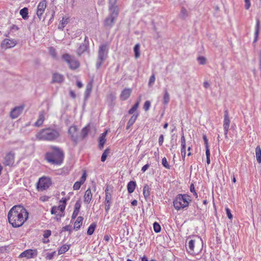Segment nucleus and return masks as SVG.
<instances>
[{
	"mask_svg": "<svg viewBox=\"0 0 261 261\" xmlns=\"http://www.w3.org/2000/svg\"><path fill=\"white\" fill-rule=\"evenodd\" d=\"M29 213L22 205L13 206L9 211L8 219L9 223L14 228L21 226L28 219Z\"/></svg>",
	"mask_w": 261,
	"mask_h": 261,
	"instance_id": "nucleus-1",
	"label": "nucleus"
},
{
	"mask_svg": "<svg viewBox=\"0 0 261 261\" xmlns=\"http://www.w3.org/2000/svg\"><path fill=\"white\" fill-rule=\"evenodd\" d=\"M64 153L60 147L51 145L49 150L45 154L44 159L54 165H61L64 161Z\"/></svg>",
	"mask_w": 261,
	"mask_h": 261,
	"instance_id": "nucleus-2",
	"label": "nucleus"
},
{
	"mask_svg": "<svg viewBox=\"0 0 261 261\" xmlns=\"http://www.w3.org/2000/svg\"><path fill=\"white\" fill-rule=\"evenodd\" d=\"M60 136L57 129L48 127L42 129L36 134V138L39 140L54 141Z\"/></svg>",
	"mask_w": 261,
	"mask_h": 261,
	"instance_id": "nucleus-3",
	"label": "nucleus"
},
{
	"mask_svg": "<svg viewBox=\"0 0 261 261\" xmlns=\"http://www.w3.org/2000/svg\"><path fill=\"white\" fill-rule=\"evenodd\" d=\"M190 201H191V199L189 195L185 194H179L173 200V206L175 210L179 211L187 207Z\"/></svg>",
	"mask_w": 261,
	"mask_h": 261,
	"instance_id": "nucleus-4",
	"label": "nucleus"
},
{
	"mask_svg": "<svg viewBox=\"0 0 261 261\" xmlns=\"http://www.w3.org/2000/svg\"><path fill=\"white\" fill-rule=\"evenodd\" d=\"M109 48L106 44L99 46L98 51V57L96 64V68L99 69L103 62L108 58Z\"/></svg>",
	"mask_w": 261,
	"mask_h": 261,
	"instance_id": "nucleus-5",
	"label": "nucleus"
},
{
	"mask_svg": "<svg viewBox=\"0 0 261 261\" xmlns=\"http://www.w3.org/2000/svg\"><path fill=\"white\" fill-rule=\"evenodd\" d=\"M62 59L68 64L70 69L72 70H75L80 67V62L68 54L63 55Z\"/></svg>",
	"mask_w": 261,
	"mask_h": 261,
	"instance_id": "nucleus-6",
	"label": "nucleus"
},
{
	"mask_svg": "<svg viewBox=\"0 0 261 261\" xmlns=\"http://www.w3.org/2000/svg\"><path fill=\"white\" fill-rule=\"evenodd\" d=\"M51 185V180L50 178L42 177L39 179L37 183V189L38 191H43L47 189Z\"/></svg>",
	"mask_w": 261,
	"mask_h": 261,
	"instance_id": "nucleus-7",
	"label": "nucleus"
},
{
	"mask_svg": "<svg viewBox=\"0 0 261 261\" xmlns=\"http://www.w3.org/2000/svg\"><path fill=\"white\" fill-rule=\"evenodd\" d=\"M15 153L13 151H10L7 152L3 160V164L5 166L12 167L14 163Z\"/></svg>",
	"mask_w": 261,
	"mask_h": 261,
	"instance_id": "nucleus-8",
	"label": "nucleus"
},
{
	"mask_svg": "<svg viewBox=\"0 0 261 261\" xmlns=\"http://www.w3.org/2000/svg\"><path fill=\"white\" fill-rule=\"evenodd\" d=\"M68 133L71 140L75 144L77 143L79 135V129L76 125L71 126L68 130Z\"/></svg>",
	"mask_w": 261,
	"mask_h": 261,
	"instance_id": "nucleus-9",
	"label": "nucleus"
},
{
	"mask_svg": "<svg viewBox=\"0 0 261 261\" xmlns=\"http://www.w3.org/2000/svg\"><path fill=\"white\" fill-rule=\"evenodd\" d=\"M38 254L36 249H28L22 252L19 255V257H26L27 258H32L35 256H37Z\"/></svg>",
	"mask_w": 261,
	"mask_h": 261,
	"instance_id": "nucleus-10",
	"label": "nucleus"
},
{
	"mask_svg": "<svg viewBox=\"0 0 261 261\" xmlns=\"http://www.w3.org/2000/svg\"><path fill=\"white\" fill-rule=\"evenodd\" d=\"M46 0H41L37 6V15L39 19H41V16L46 8Z\"/></svg>",
	"mask_w": 261,
	"mask_h": 261,
	"instance_id": "nucleus-11",
	"label": "nucleus"
},
{
	"mask_svg": "<svg viewBox=\"0 0 261 261\" xmlns=\"http://www.w3.org/2000/svg\"><path fill=\"white\" fill-rule=\"evenodd\" d=\"M23 106H17L13 109L10 112V116L12 119L17 118L22 112Z\"/></svg>",
	"mask_w": 261,
	"mask_h": 261,
	"instance_id": "nucleus-12",
	"label": "nucleus"
},
{
	"mask_svg": "<svg viewBox=\"0 0 261 261\" xmlns=\"http://www.w3.org/2000/svg\"><path fill=\"white\" fill-rule=\"evenodd\" d=\"M132 90L130 88H125L123 89L120 95V98L122 100H127L130 96Z\"/></svg>",
	"mask_w": 261,
	"mask_h": 261,
	"instance_id": "nucleus-13",
	"label": "nucleus"
},
{
	"mask_svg": "<svg viewBox=\"0 0 261 261\" xmlns=\"http://www.w3.org/2000/svg\"><path fill=\"white\" fill-rule=\"evenodd\" d=\"M64 80V76L62 74L59 73H55L53 74L52 76V83H61Z\"/></svg>",
	"mask_w": 261,
	"mask_h": 261,
	"instance_id": "nucleus-14",
	"label": "nucleus"
},
{
	"mask_svg": "<svg viewBox=\"0 0 261 261\" xmlns=\"http://www.w3.org/2000/svg\"><path fill=\"white\" fill-rule=\"evenodd\" d=\"M150 187L147 184H145L143 187V194L146 201H148L150 195Z\"/></svg>",
	"mask_w": 261,
	"mask_h": 261,
	"instance_id": "nucleus-15",
	"label": "nucleus"
},
{
	"mask_svg": "<svg viewBox=\"0 0 261 261\" xmlns=\"http://www.w3.org/2000/svg\"><path fill=\"white\" fill-rule=\"evenodd\" d=\"M181 154L182 159L184 160L186 156V139L184 134L181 137Z\"/></svg>",
	"mask_w": 261,
	"mask_h": 261,
	"instance_id": "nucleus-16",
	"label": "nucleus"
},
{
	"mask_svg": "<svg viewBox=\"0 0 261 261\" xmlns=\"http://www.w3.org/2000/svg\"><path fill=\"white\" fill-rule=\"evenodd\" d=\"M92 197L91 189L88 188L85 192L84 196V201L86 203H90Z\"/></svg>",
	"mask_w": 261,
	"mask_h": 261,
	"instance_id": "nucleus-17",
	"label": "nucleus"
},
{
	"mask_svg": "<svg viewBox=\"0 0 261 261\" xmlns=\"http://www.w3.org/2000/svg\"><path fill=\"white\" fill-rule=\"evenodd\" d=\"M93 83V81L91 80L86 85V91L85 92V100L87 99L89 97L90 94L92 91Z\"/></svg>",
	"mask_w": 261,
	"mask_h": 261,
	"instance_id": "nucleus-18",
	"label": "nucleus"
},
{
	"mask_svg": "<svg viewBox=\"0 0 261 261\" xmlns=\"http://www.w3.org/2000/svg\"><path fill=\"white\" fill-rule=\"evenodd\" d=\"M195 240H191L188 243V247H186L187 252L190 254H195L194 251Z\"/></svg>",
	"mask_w": 261,
	"mask_h": 261,
	"instance_id": "nucleus-19",
	"label": "nucleus"
},
{
	"mask_svg": "<svg viewBox=\"0 0 261 261\" xmlns=\"http://www.w3.org/2000/svg\"><path fill=\"white\" fill-rule=\"evenodd\" d=\"M224 121H223V127L226 128H229V124H230V120L229 119V114L227 110H226L224 111Z\"/></svg>",
	"mask_w": 261,
	"mask_h": 261,
	"instance_id": "nucleus-20",
	"label": "nucleus"
},
{
	"mask_svg": "<svg viewBox=\"0 0 261 261\" xmlns=\"http://www.w3.org/2000/svg\"><path fill=\"white\" fill-rule=\"evenodd\" d=\"M137 186L136 182L134 180L130 181L128 182L127 185V189L128 193L131 194L133 193Z\"/></svg>",
	"mask_w": 261,
	"mask_h": 261,
	"instance_id": "nucleus-21",
	"label": "nucleus"
},
{
	"mask_svg": "<svg viewBox=\"0 0 261 261\" xmlns=\"http://www.w3.org/2000/svg\"><path fill=\"white\" fill-rule=\"evenodd\" d=\"M89 45H87L84 43L81 44L76 50V53L79 56H81L85 51H87L89 49Z\"/></svg>",
	"mask_w": 261,
	"mask_h": 261,
	"instance_id": "nucleus-22",
	"label": "nucleus"
},
{
	"mask_svg": "<svg viewBox=\"0 0 261 261\" xmlns=\"http://www.w3.org/2000/svg\"><path fill=\"white\" fill-rule=\"evenodd\" d=\"M16 42L13 40L5 39L3 41V45H5L7 48H11L15 46Z\"/></svg>",
	"mask_w": 261,
	"mask_h": 261,
	"instance_id": "nucleus-23",
	"label": "nucleus"
},
{
	"mask_svg": "<svg viewBox=\"0 0 261 261\" xmlns=\"http://www.w3.org/2000/svg\"><path fill=\"white\" fill-rule=\"evenodd\" d=\"M110 15L113 18H116L118 15V8L117 6L109 7Z\"/></svg>",
	"mask_w": 261,
	"mask_h": 261,
	"instance_id": "nucleus-24",
	"label": "nucleus"
},
{
	"mask_svg": "<svg viewBox=\"0 0 261 261\" xmlns=\"http://www.w3.org/2000/svg\"><path fill=\"white\" fill-rule=\"evenodd\" d=\"M84 220V218L82 216H79L77 218L76 220L75 221L74 223V229L76 230H79L82 224L83 221Z\"/></svg>",
	"mask_w": 261,
	"mask_h": 261,
	"instance_id": "nucleus-25",
	"label": "nucleus"
},
{
	"mask_svg": "<svg viewBox=\"0 0 261 261\" xmlns=\"http://www.w3.org/2000/svg\"><path fill=\"white\" fill-rule=\"evenodd\" d=\"M115 19L116 18H113L111 16L108 17L105 19L104 21L105 25L106 27H112L114 24Z\"/></svg>",
	"mask_w": 261,
	"mask_h": 261,
	"instance_id": "nucleus-26",
	"label": "nucleus"
},
{
	"mask_svg": "<svg viewBox=\"0 0 261 261\" xmlns=\"http://www.w3.org/2000/svg\"><path fill=\"white\" fill-rule=\"evenodd\" d=\"M259 24L260 22L258 19L256 20V23L255 25V31L254 34V38L253 40V42H255L257 41L258 39L259 32Z\"/></svg>",
	"mask_w": 261,
	"mask_h": 261,
	"instance_id": "nucleus-27",
	"label": "nucleus"
},
{
	"mask_svg": "<svg viewBox=\"0 0 261 261\" xmlns=\"http://www.w3.org/2000/svg\"><path fill=\"white\" fill-rule=\"evenodd\" d=\"M89 130V124L87 125V126H85L84 128H82L81 134V137H82V139L85 138L88 136Z\"/></svg>",
	"mask_w": 261,
	"mask_h": 261,
	"instance_id": "nucleus-28",
	"label": "nucleus"
},
{
	"mask_svg": "<svg viewBox=\"0 0 261 261\" xmlns=\"http://www.w3.org/2000/svg\"><path fill=\"white\" fill-rule=\"evenodd\" d=\"M19 13L22 16V18L24 20L28 19V8L24 7L20 10Z\"/></svg>",
	"mask_w": 261,
	"mask_h": 261,
	"instance_id": "nucleus-29",
	"label": "nucleus"
},
{
	"mask_svg": "<svg viewBox=\"0 0 261 261\" xmlns=\"http://www.w3.org/2000/svg\"><path fill=\"white\" fill-rule=\"evenodd\" d=\"M256 160L258 163H261V148L260 146H256L255 148Z\"/></svg>",
	"mask_w": 261,
	"mask_h": 261,
	"instance_id": "nucleus-30",
	"label": "nucleus"
},
{
	"mask_svg": "<svg viewBox=\"0 0 261 261\" xmlns=\"http://www.w3.org/2000/svg\"><path fill=\"white\" fill-rule=\"evenodd\" d=\"M188 16V12L187 11L185 8L182 7L181 9L180 12L179 14V17L182 19H185Z\"/></svg>",
	"mask_w": 261,
	"mask_h": 261,
	"instance_id": "nucleus-31",
	"label": "nucleus"
},
{
	"mask_svg": "<svg viewBox=\"0 0 261 261\" xmlns=\"http://www.w3.org/2000/svg\"><path fill=\"white\" fill-rule=\"evenodd\" d=\"M96 227V224L95 223H91L88 228L87 234L90 236L92 235L94 233Z\"/></svg>",
	"mask_w": 261,
	"mask_h": 261,
	"instance_id": "nucleus-32",
	"label": "nucleus"
},
{
	"mask_svg": "<svg viewBox=\"0 0 261 261\" xmlns=\"http://www.w3.org/2000/svg\"><path fill=\"white\" fill-rule=\"evenodd\" d=\"M170 100V96L169 94L168 93L167 89H165L164 90V95L163 96V103L164 105H167Z\"/></svg>",
	"mask_w": 261,
	"mask_h": 261,
	"instance_id": "nucleus-33",
	"label": "nucleus"
},
{
	"mask_svg": "<svg viewBox=\"0 0 261 261\" xmlns=\"http://www.w3.org/2000/svg\"><path fill=\"white\" fill-rule=\"evenodd\" d=\"M70 248L69 245H64L61 246L58 250V254L61 255L67 252Z\"/></svg>",
	"mask_w": 261,
	"mask_h": 261,
	"instance_id": "nucleus-34",
	"label": "nucleus"
},
{
	"mask_svg": "<svg viewBox=\"0 0 261 261\" xmlns=\"http://www.w3.org/2000/svg\"><path fill=\"white\" fill-rule=\"evenodd\" d=\"M134 51L135 53V57L136 58H138L140 56V44H136L134 47Z\"/></svg>",
	"mask_w": 261,
	"mask_h": 261,
	"instance_id": "nucleus-35",
	"label": "nucleus"
},
{
	"mask_svg": "<svg viewBox=\"0 0 261 261\" xmlns=\"http://www.w3.org/2000/svg\"><path fill=\"white\" fill-rule=\"evenodd\" d=\"M110 149L109 148L106 149L104 150L102 154L101 157V162H103L106 160L108 155V154L110 153Z\"/></svg>",
	"mask_w": 261,
	"mask_h": 261,
	"instance_id": "nucleus-36",
	"label": "nucleus"
},
{
	"mask_svg": "<svg viewBox=\"0 0 261 261\" xmlns=\"http://www.w3.org/2000/svg\"><path fill=\"white\" fill-rule=\"evenodd\" d=\"M105 201H111L112 200V195L109 192V187L107 186L105 190Z\"/></svg>",
	"mask_w": 261,
	"mask_h": 261,
	"instance_id": "nucleus-37",
	"label": "nucleus"
},
{
	"mask_svg": "<svg viewBox=\"0 0 261 261\" xmlns=\"http://www.w3.org/2000/svg\"><path fill=\"white\" fill-rule=\"evenodd\" d=\"M106 141V138H103V137H99L98 147L100 150L103 149Z\"/></svg>",
	"mask_w": 261,
	"mask_h": 261,
	"instance_id": "nucleus-38",
	"label": "nucleus"
},
{
	"mask_svg": "<svg viewBox=\"0 0 261 261\" xmlns=\"http://www.w3.org/2000/svg\"><path fill=\"white\" fill-rule=\"evenodd\" d=\"M153 227L154 231L156 233H159L161 231V227L159 223H158L156 222H154V223L153 224Z\"/></svg>",
	"mask_w": 261,
	"mask_h": 261,
	"instance_id": "nucleus-39",
	"label": "nucleus"
},
{
	"mask_svg": "<svg viewBox=\"0 0 261 261\" xmlns=\"http://www.w3.org/2000/svg\"><path fill=\"white\" fill-rule=\"evenodd\" d=\"M139 105V101H137L128 111V114H133L138 109Z\"/></svg>",
	"mask_w": 261,
	"mask_h": 261,
	"instance_id": "nucleus-40",
	"label": "nucleus"
},
{
	"mask_svg": "<svg viewBox=\"0 0 261 261\" xmlns=\"http://www.w3.org/2000/svg\"><path fill=\"white\" fill-rule=\"evenodd\" d=\"M67 23V19H65L64 17H63L62 20L60 22V24L59 26L58 27V29L60 30H63V29L65 28V25Z\"/></svg>",
	"mask_w": 261,
	"mask_h": 261,
	"instance_id": "nucleus-41",
	"label": "nucleus"
},
{
	"mask_svg": "<svg viewBox=\"0 0 261 261\" xmlns=\"http://www.w3.org/2000/svg\"><path fill=\"white\" fill-rule=\"evenodd\" d=\"M105 211L107 214H108L112 204L111 201H105Z\"/></svg>",
	"mask_w": 261,
	"mask_h": 261,
	"instance_id": "nucleus-42",
	"label": "nucleus"
},
{
	"mask_svg": "<svg viewBox=\"0 0 261 261\" xmlns=\"http://www.w3.org/2000/svg\"><path fill=\"white\" fill-rule=\"evenodd\" d=\"M138 116V114H134L133 115L131 118L129 119V120H128V123L129 124V125H133L134 124V123L135 122L137 117Z\"/></svg>",
	"mask_w": 261,
	"mask_h": 261,
	"instance_id": "nucleus-43",
	"label": "nucleus"
},
{
	"mask_svg": "<svg viewBox=\"0 0 261 261\" xmlns=\"http://www.w3.org/2000/svg\"><path fill=\"white\" fill-rule=\"evenodd\" d=\"M56 252L53 251L52 252H48L46 254L45 258L46 259L51 260L53 259L54 256L56 255Z\"/></svg>",
	"mask_w": 261,
	"mask_h": 261,
	"instance_id": "nucleus-44",
	"label": "nucleus"
},
{
	"mask_svg": "<svg viewBox=\"0 0 261 261\" xmlns=\"http://www.w3.org/2000/svg\"><path fill=\"white\" fill-rule=\"evenodd\" d=\"M81 199H79L78 200L76 201V202H75V203L74 204V210L79 212L81 208Z\"/></svg>",
	"mask_w": 261,
	"mask_h": 261,
	"instance_id": "nucleus-45",
	"label": "nucleus"
},
{
	"mask_svg": "<svg viewBox=\"0 0 261 261\" xmlns=\"http://www.w3.org/2000/svg\"><path fill=\"white\" fill-rule=\"evenodd\" d=\"M162 163L163 166L166 169H169L170 168V166L168 163L167 159L165 157L162 159Z\"/></svg>",
	"mask_w": 261,
	"mask_h": 261,
	"instance_id": "nucleus-46",
	"label": "nucleus"
},
{
	"mask_svg": "<svg viewBox=\"0 0 261 261\" xmlns=\"http://www.w3.org/2000/svg\"><path fill=\"white\" fill-rule=\"evenodd\" d=\"M197 61L200 65H204L206 63V59L203 56H199L197 58Z\"/></svg>",
	"mask_w": 261,
	"mask_h": 261,
	"instance_id": "nucleus-47",
	"label": "nucleus"
},
{
	"mask_svg": "<svg viewBox=\"0 0 261 261\" xmlns=\"http://www.w3.org/2000/svg\"><path fill=\"white\" fill-rule=\"evenodd\" d=\"M155 80V75L154 74H153L149 78V82H148V86L149 87H151L152 86V85L154 83Z\"/></svg>",
	"mask_w": 261,
	"mask_h": 261,
	"instance_id": "nucleus-48",
	"label": "nucleus"
},
{
	"mask_svg": "<svg viewBox=\"0 0 261 261\" xmlns=\"http://www.w3.org/2000/svg\"><path fill=\"white\" fill-rule=\"evenodd\" d=\"M150 102L149 100H147L145 102L144 106H143V109L145 111H147L150 107Z\"/></svg>",
	"mask_w": 261,
	"mask_h": 261,
	"instance_id": "nucleus-49",
	"label": "nucleus"
},
{
	"mask_svg": "<svg viewBox=\"0 0 261 261\" xmlns=\"http://www.w3.org/2000/svg\"><path fill=\"white\" fill-rule=\"evenodd\" d=\"M205 154H206V163L207 164H210L211 163V160H210L211 153H210V149H207V150H205Z\"/></svg>",
	"mask_w": 261,
	"mask_h": 261,
	"instance_id": "nucleus-50",
	"label": "nucleus"
},
{
	"mask_svg": "<svg viewBox=\"0 0 261 261\" xmlns=\"http://www.w3.org/2000/svg\"><path fill=\"white\" fill-rule=\"evenodd\" d=\"M82 185V184L81 182H80L79 181H76L73 186V190H79L80 188H81V186Z\"/></svg>",
	"mask_w": 261,
	"mask_h": 261,
	"instance_id": "nucleus-51",
	"label": "nucleus"
},
{
	"mask_svg": "<svg viewBox=\"0 0 261 261\" xmlns=\"http://www.w3.org/2000/svg\"><path fill=\"white\" fill-rule=\"evenodd\" d=\"M190 190V192L193 193L194 195L197 198L198 197V194L195 190V187H194V185L193 184H191Z\"/></svg>",
	"mask_w": 261,
	"mask_h": 261,
	"instance_id": "nucleus-52",
	"label": "nucleus"
},
{
	"mask_svg": "<svg viewBox=\"0 0 261 261\" xmlns=\"http://www.w3.org/2000/svg\"><path fill=\"white\" fill-rule=\"evenodd\" d=\"M202 138H203V140L205 147V150H207V149H209L208 144V139L205 135H203Z\"/></svg>",
	"mask_w": 261,
	"mask_h": 261,
	"instance_id": "nucleus-53",
	"label": "nucleus"
},
{
	"mask_svg": "<svg viewBox=\"0 0 261 261\" xmlns=\"http://www.w3.org/2000/svg\"><path fill=\"white\" fill-rule=\"evenodd\" d=\"M86 179V172L85 171H84L79 181L81 182L82 184H83L84 183V182L85 181Z\"/></svg>",
	"mask_w": 261,
	"mask_h": 261,
	"instance_id": "nucleus-54",
	"label": "nucleus"
},
{
	"mask_svg": "<svg viewBox=\"0 0 261 261\" xmlns=\"http://www.w3.org/2000/svg\"><path fill=\"white\" fill-rule=\"evenodd\" d=\"M44 115L45 112L44 111H40L39 114V118L38 119L43 122L44 121Z\"/></svg>",
	"mask_w": 261,
	"mask_h": 261,
	"instance_id": "nucleus-55",
	"label": "nucleus"
},
{
	"mask_svg": "<svg viewBox=\"0 0 261 261\" xmlns=\"http://www.w3.org/2000/svg\"><path fill=\"white\" fill-rule=\"evenodd\" d=\"M225 210H226V215H227V216L228 217V218L229 219H232L233 216L231 213V211H230V209L228 207H226L225 208Z\"/></svg>",
	"mask_w": 261,
	"mask_h": 261,
	"instance_id": "nucleus-56",
	"label": "nucleus"
},
{
	"mask_svg": "<svg viewBox=\"0 0 261 261\" xmlns=\"http://www.w3.org/2000/svg\"><path fill=\"white\" fill-rule=\"evenodd\" d=\"M51 232L50 230H46L44 232L43 237L45 238H48L51 235Z\"/></svg>",
	"mask_w": 261,
	"mask_h": 261,
	"instance_id": "nucleus-57",
	"label": "nucleus"
},
{
	"mask_svg": "<svg viewBox=\"0 0 261 261\" xmlns=\"http://www.w3.org/2000/svg\"><path fill=\"white\" fill-rule=\"evenodd\" d=\"M49 53L50 54L54 57L56 58V49L53 47H50L49 49Z\"/></svg>",
	"mask_w": 261,
	"mask_h": 261,
	"instance_id": "nucleus-58",
	"label": "nucleus"
},
{
	"mask_svg": "<svg viewBox=\"0 0 261 261\" xmlns=\"http://www.w3.org/2000/svg\"><path fill=\"white\" fill-rule=\"evenodd\" d=\"M245 2V8L246 10H248L251 6L250 0H244Z\"/></svg>",
	"mask_w": 261,
	"mask_h": 261,
	"instance_id": "nucleus-59",
	"label": "nucleus"
},
{
	"mask_svg": "<svg viewBox=\"0 0 261 261\" xmlns=\"http://www.w3.org/2000/svg\"><path fill=\"white\" fill-rule=\"evenodd\" d=\"M66 205L60 204L58 207V210H60L61 212L63 213L65 209Z\"/></svg>",
	"mask_w": 261,
	"mask_h": 261,
	"instance_id": "nucleus-60",
	"label": "nucleus"
},
{
	"mask_svg": "<svg viewBox=\"0 0 261 261\" xmlns=\"http://www.w3.org/2000/svg\"><path fill=\"white\" fill-rule=\"evenodd\" d=\"M62 231H67L70 233L72 231V229L70 228V225H66L62 228Z\"/></svg>",
	"mask_w": 261,
	"mask_h": 261,
	"instance_id": "nucleus-61",
	"label": "nucleus"
},
{
	"mask_svg": "<svg viewBox=\"0 0 261 261\" xmlns=\"http://www.w3.org/2000/svg\"><path fill=\"white\" fill-rule=\"evenodd\" d=\"M164 142V136L163 135H161L159 138V144L160 146H162L163 145Z\"/></svg>",
	"mask_w": 261,
	"mask_h": 261,
	"instance_id": "nucleus-62",
	"label": "nucleus"
},
{
	"mask_svg": "<svg viewBox=\"0 0 261 261\" xmlns=\"http://www.w3.org/2000/svg\"><path fill=\"white\" fill-rule=\"evenodd\" d=\"M58 211L57 206H54L51 207L50 212L51 214H56Z\"/></svg>",
	"mask_w": 261,
	"mask_h": 261,
	"instance_id": "nucleus-63",
	"label": "nucleus"
},
{
	"mask_svg": "<svg viewBox=\"0 0 261 261\" xmlns=\"http://www.w3.org/2000/svg\"><path fill=\"white\" fill-rule=\"evenodd\" d=\"M79 212L77 211H73V212L72 213V216H71V220H73V219H75V218L77 217V216L79 214Z\"/></svg>",
	"mask_w": 261,
	"mask_h": 261,
	"instance_id": "nucleus-64",
	"label": "nucleus"
}]
</instances>
